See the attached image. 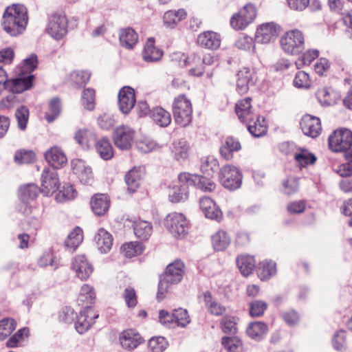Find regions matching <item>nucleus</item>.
I'll return each mask as SVG.
<instances>
[{"mask_svg":"<svg viewBox=\"0 0 352 352\" xmlns=\"http://www.w3.org/2000/svg\"><path fill=\"white\" fill-rule=\"evenodd\" d=\"M28 22V9L20 3L8 6L3 14L1 25L3 30L12 36L21 34Z\"/></svg>","mask_w":352,"mask_h":352,"instance_id":"f257e3e1","label":"nucleus"},{"mask_svg":"<svg viewBox=\"0 0 352 352\" xmlns=\"http://www.w3.org/2000/svg\"><path fill=\"white\" fill-rule=\"evenodd\" d=\"M184 264L181 260H175L166 267L165 273L160 276L158 289L156 298L161 301L168 288L171 285L180 283L184 274Z\"/></svg>","mask_w":352,"mask_h":352,"instance_id":"f03ea898","label":"nucleus"},{"mask_svg":"<svg viewBox=\"0 0 352 352\" xmlns=\"http://www.w3.org/2000/svg\"><path fill=\"white\" fill-rule=\"evenodd\" d=\"M172 109L173 118L177 124L185 127L191 122L192 104L185 95H179L174 99Z\"/></svg>","mask_w":352,"mask_h":352,"instance_id":"7ed1b4c3","label":"nucleus"},{"mask_svg":"<svg viewBox=\"0 0 352 352\" xmlns=\"http://www.w3.org/2000/svg\"><path fill=\"white\" fill-rule=\"evenodd\" d=\"M282 50L287 54L296 55L305 50V37L302 31L294 29L286 32L280 41Z\"/></svg>","mask_w":352,"mask_h":352,"instance_id":"20e7f679","label":"nucleus"},{"mask_svg":"<svg viewBox=\"0 0 352 352\" xmlns=\"http://www.w3.org/2000/svg\"><path fill=\"white\" fill-rule=\"evenodd\" d=\"M164 226L175 238L182 239L188 232V221L182 213L172 212L164 219Z\"/></svg>","mask_w":352,"mask_h":352,"instance_id":"39448f33","label":"nucleus"},{"mask_svg":"<svg viewBox=\"0 0 352 352\" xmlns=\"http://www.w3.org/2000/svg\"><path fill=\"white\" fill-rule=\"evenodd\" d=\"M219 178L225 188L235 190L241 186L243 175L237 167L227 164L221 168Z\"/></svg>","mask_w":352,"mask_h":352,"instance_id":"423d86ee","label":"nucleus"},{"mask_svg":"<svg viewBox=\"0 0 352 352\" xmlns=\"http://www.w3.org/2000/svg\"><path fill=\"white\" fill-rule=\"evenodd\" d=\"M328 141L332 151L345 153L352 146V131L345 128L336 130L329 137Z\"/></svg>","mask_w":352,"mask_h":352,"instance_id":"0eeeda50","label":"nucleus"},{"mask_svg":"<svg viewBox=\"0 0 352 352\" xmlns=\"http://www.w3.org/2000/svg\"><path fill=\"white\" fill-rule=\"evenodd\" d=\"M212 176L190 174L189 173H181L180 179L187 182L190 186H193L203 192H212L216 188V184L211 178Z\"/></svg>","mask_w":352,"mask_h":352,"instance_id":"6e6552de","label":"nucleus"},{"mask_svg":"<svg viewBox=\"0 0 352 352\" xmlns=\"http://www.w3.org/2000/svg\"><path fill=\"white\" fill-rule=\"evenodd\" d=\"M67 24L65 14L54 13L49 18L47 32L54 39L60 40L67 33Z\"/></svg>","mask_w":352,"mask_h":352,"instance_id":"1a4fd4ad","label":"nucleus"},{"mask_svg":"<svg viewBox=\"0 0 352 352\" xmlns=\"http://www.w3.org/2000/svg\"><path fill=\"white\" fill-rule=\"evenodd\" d=\"M256 16L254 5L248 3L234 14L230 19V25L235 30L245 29Z\"/></svg>","mask_w":352,"mask_h":352,"instance_id":"9d476101","label":"nucleus"},{"mask_svg":"<svg viewBox=\"0 0 352 352\" xmlns=\"http://www.w3.org/2000/svg\"><path fill=\"white\" fill-rule=\"evenodd\" d=\"M135 131L131 127L121 125L116 127L113 133L115 146L122 151L129 150L133 142Z\"/></svg>","mask_w":352,"mask_h":352,"instance_id":"9b49d317","label":"nucleus"},{"mask_svg":"<svg viewBox=\"0 0 352 352\" xmlns=\"http://www.w3.org/2000/svg\"><path fill=\"white\" fill-rule=\"evenodd\" d=\"M98 314H94V309L91 307H86L80 311L79 315H76L75 318V329L80 334L85 333L91 325L94 320L98 318Z\"/></svg>","mask_w":352,"mask_h":352,"instance_id":"f8f14e48","label":"nucleus"},{"mask_svg":"<svg viewBox=\"0 0 352 352\" xmlns=\"http://www.w3.org/2000/svg\"><path fill=\"white\" fill-rule=\"evenodd\" d=\"M41 184L42 190L47 196L56 192L60 187L56 170L51 168H45L41 175Z\"/></svg>","mask_w":352,"mask_h":352,"instance_id":"ddd939ff","label":"nucleus"},{"mask_svg":"<svg viewBox=\"0 0 352 352\" xmlns=\"http://www.w3.org/2000/svg\"><path fill=\"white\" fill-rule=\"evenodd\" d=\"M118 99L120 111L128 114L136 102L135 89L129 86L123 87L118 92Z\"/></svg>","mask_w":352,"mask_h":352,"instance_id":"4468645a","label":"nucleus"},{"mask_svg":"<svg viewBox=\"0 0 352 352\" xmlns=\"http://www.w3.org/2000/svg\"><path fill=\"white\" fill-rule=\"evenodd\" d=\"M34 79L32 74H20L15 78L8 80L7 89L12 94H21L32 87Z\"/></svg>","mask_w":352,"mask_h":352,"instance_id":"2eb2a0df","label":"nucleus"},{"mask_svg":"<svg viewBox=\"0 0 352 352\" xmlns=\"http://www.w3.org/2000/svg\"><path fill=\"white\" fill-rule=\"evenodd\" d=\"M300 129L303 133L311 138H316L322 131L320 120L318 117L306 114L300 120Z\"/></svg>","mask_w":352,"mask_h":352,"instance_id":"dca6fc26","label":"nucleus"},{"mask_svg":"<svg viewBox=\"0 0 352 352\" xmlns=\"http://www.w3.org/2000/svg\"><path fill=\"white\" fill-rule=\"evenodd\" d=\"M72 268L81 280H87L94 271L93 265L85 255L76 256L72 261Z\"/></svg>","mask_w":352,"mask_h":352,"instance_id":"f3484780","label":"nucleus"},{"mask_svg":"<svg viewBox=\"0 0 352 352\" xmlns=\"http://www.w3.org/2000/svg\"><path fill=\"white\" fill-rule=\"evenodd\" d=\"M73 172L77 175L81 184L91 185L93 182L91 168L86 162L80 159H74L72 162Z\"/></svg>","mask_w":352,"mask_h":352,"instance_id":"a211bd4d","label":"nucleus"},{"mask_svg":"<svg viewBox=\"0 0 352 352\" xmlns=\"http://www.w3.org/2000/svg\"><path fill=\"white\" fill-rule=\"evenodd\" d=\"M200 208L208 219L220 222L223 219V212L216 203L208 197H203L199 200Z\"/></svg>","mask_w":352,"mask_h":352,"instance_id":"6ab92c4d","label":"nucleus"},{"mask_svg":"<svg viewBox=\"0 0 352 352\" xmlns=\"http://www.w3.org/2000/svg\"><path fill=\"white\" fill-rule=\"evenodd\" d=\"M278 28L279 26L273 22L260 25L256 32V41L260 43H270L277 37Z\"/></svg>","mask_w":352,"mask_h":352,"instance_id":"aec40b11","label":"nucleus"},{"mask_svg":"<svg viewBox=\"0 0 352 352\" xmlns=\"http://www.w3.org/2000/svg\"><path fill=\"white\" fill-rule=\"evenodd\" d=\"M119 340L121 346L128 351L135 349L144 341L141 335L133 329L123 331Z\"/></svg>","mask_w":352,"mask_h":352,"instance_id":"412c9836","label":"nucleus"},{"mask_svg":"<svg viewBox=\"0 0 352 352\" xmlns=\"http://www.w3.org/2000/svg\"><path fill=\"white\" fill-rule=\"evenodd\" d=\"M190 185L180 179V174L178 175V182L174 184L170 189L168 197L171 202L177 203L184 201L188 197V188Z\"/></svg>","mask_w":352,"mask_h":352,"instance_id":"4be33fe9","label":"nucleus"},{"mask_svg":"<svg viewBox=\"0 0 352 352\" xmlns=\"http://www.w3.org/2000/svg\"><path fill=\"white\" fill-rule=\"evenodd\" d=\"M45 158L51 168H60L67 163V157L64 153L56 146L48 149L45 153Z\"/></svg>","mask_w":352,"mask_h":352,"instance_id":"5701e85b","label":"nucleus"},{"mask_svg":"<svg viewBox=\"0 0 352 352\" xmlns=\"http://www.w3.org/2000/svg\"><path fill=\"white\" fill-rule=\"evenodd\" d=\"M197 42L199 45L206 49L216 50L220 46L221 39L216 32L206 31L198 36Z\"/></svg>","mask_w":352,"mask_h":352,"instance_id":"b1692460","label":"nucleus"},{"mask_svg":"<svg viewBox=\"0 0 352 352\" xmlns=\"http://www.w3.org/2000/svg\"><path fill=\"white\" fill-rule=\"evenodd\" d=\"M241 149L239 141L232 137L228 136L226 138L225 142L222 143L220 147V154L226 160H230L233 158L234 152L239 151Z\"/></svg>","mask_w":352,"mask_h":352,"instance_id":"393cba45","label":"nucleus"},{"mask_svg":"<svg viewBox=\"0 0 352 352\" xmlns=\"http://www.w3.org/2000/svg\"><path fill=\"white\" fill-rule=\"evenodd\" d=\"M91 210L97 216L104 215L109 210L110 201L107 195H95L90 201Z\"/></svg>","mask_w":352,"mask_h":352,"instance_id":"a878e982","label":"nucleus"},{"mask_svg":"<svg viewBox=\"0 0 352 352\" xmlns=\"http://www.w3.org/2000/svg\"><path fill=\"white\" fill-rule=\"evenodd\" d=\"M119 41L122 47L133 50L138 43V34L131 28H123L120 30Z\"/></svg>","mask_w":352,"mask_h":352,"instance_id":"bb28decb","label":"nucleus"},{"mask_svg":"<svg viewBox=\"0 0 352 352\" xmlns=\"http://www.w3.org/2000/svg\"><path fill=\"white\" fill-rule=\"evenodd\" d=\"M74 139L83 148H89L92 145H96L98 141L96 133L89 129H82L77 131L74 135Z\"/></svg>","mask_w":352,"mask_h":352,"instance_id":"cd10ccee","label":"nucleus"},{"mask_svg":"<svg viewBox=\"0 0 352 352\" xmlns=\"http://www.w3.org/2000/svg\"><path fill=\"white\" fill-rule=\"evenodd\" d=\"M317 98L319 102L324 106L336 104L340 99V94L330 87H322L318 89Z\"/></svg>","mask_w":352,"mask_h":352,"instance_id":"c85d7f7f","label":"nucleus"},{"mask_svg":"<svg viewBox=\"0 0 352 352\" xmlns=\"http://www.w3.org/2000/svg\"><path fill=\"white\" fill-rule=\"evenodd\" d=\"M94 241L101 253H107L113 245L112 235L104 228H100L94 236Z\"/></svg>","mask_w":352,"mask_h":352,"instance_id":"c756f323","label":"nucleus"},{"mask_svg":"<svg viewBox=\"0 0 352 352\" xmlns=\"http://www.w3.org/2000/svg\"><path fill=\"white\" fill-rule=\"evenodd\" d=\"M163 52L155 46L153 38H149L142 52L143 59L148 63L157 62L160 60Z\"/></svg>","mask_w":352,"mask_h":352,"instance_id":"7c9ffc66","label":"nucleus"},{"mask_svg":"<svg viewBox=\"0 0 352 352\" xmlns=\"http://www.w3.org/2000/svg\"><path fill=\"white\" fill-rule=\"evenodd\" d=\"M247 129L249 133L254 138H261L265 135L267 131L264 117L258 116L255 121L248 120Z\"/></svg>","mask_w":352,"mask_h":352,"instance_id":"2f4dec72","label":"nucleus"},{"mask_svg":"<svg viewBox=\"0 0 352 352\" xmlns=\"http://www.w3.org/2000/svg\"><path fill=\"white\" fill-rule=\"evenodd\" d=\"M204 300L208 312L214 316H222L226 311V307L218 302L209 291L204 293Z\"/></svg>","mask_w":352,"mask_h":352,"instance_id":"473e14b6","label":"nucleus"},{"mask_svg":"<svg viewBox=\"0 0 352 352\" xmlns=\"http://www.w3.org/2000/svg\"><path fill=\"white\" fill-rule=\"evenodd\" d=\"M125 182L128 188V190L131 192H134L139 188L142 179V175L140 168H133L131 169L125 175Z\"/></svg>","mask_w":352,"mask_h":352,"instance_id":"72a5a7b5","label":"nucleus"},{"mask_svg":"<svg viewBox=\"0 0 352 352\" xmlns=\"http://www.w3.org/2000/svg\"><path fill=\"white\" fill-rule=\"evenodd\" d=\"M236 262L241 273L244 276L251 274L255 268L256 261L254 256L250 255L239 256Z\"/></svg>","mask_w":352,"mask_h":352,"instance_id":"f704fd0d","label":"nucleus"},{"mask_svg":"<svg viewBox=\"0 0 352 352\" xmlns=\"http://www.w3.org/2000/svg\"><path fill=\"white\" fill-rule=\"evenodd\" d=\"M190 146L188 142L181 139L173 142L171 146V153L174 158L177 161L185 160L188 157Z\"/></svg>","mask_w":352,"mask_h":352,"instance_id":"c9c22d12","label":"nucleus"},{"mask_svg":"<svg viewBox=\"0 0 352 352\" xmlns=\"http://www.w3.org/2000/svg\"><path fill=\"white\" fill-rule=\"evenodd\" d=\"M96 149L100 157L104 160H109L113 157V148L109 140L103 137L96 142Z\"/></svg>","mask_w":352,"mask_h":352,"instance_id":"e433bc0d","label":"nucleus"},{"mask_svg":"<svg viewBox=\"0 0 352 352\" xmlns=\"http://www.w3.org/2000/svg\"><path fill=\"white\" fill-rule=\"evenodd\" d=\"M151 117L153 122L161 127L168 126L171 122L170 113L160 107H155L151 110Z\"/></svg>","mask_w":352,"mask_h":352,"instance_id":"4c0bfd02","label":"nucleus"},{"mask_svg":"<svg viewBox=\"0 0 352 352\" xmlns=\"http://www.w3.org/2000/svg\"><path fill=\"white\" fill-rule=\"evenodd\" d=\"M268 331L266 323L260 321L250 322L247 327L246 333L252 339L260 340Z\"/></svg>","mask_w":352,"mask_h":352,"instance_id":"58836bf2","label":"nucleus"},{"mask_svg":"<svg viewBox=\"0 0 352 352\" xmlns=\"http://www.w3.org/2000/svg\"><path fill=\"white\" fill-rule=\"evenodd\" d=\"M251 101L252 98L247 97L236 104V113L237 114L239 119L243 122H248V120L250 119V116L252 108Z\"/></svg>","mask_w":352,"mask_h":352,"instance_id":"ea45409f","label":"nucleus"},{"mask_svg":"<svg viewBox=\"0 0 352 352\" xmlns=\"http://www.w3.org/2000/svg\"><path fill=\"white\" fill-rule=\"evenodd\" d=\"M133 230L138 239L147 240L151 235L153 227L150 222L140 220L133 223Z\"/></svg>","mask_w":352,"mask_h":352,"instance_id":"a19ab883","label":"nucleus"},{"mask_svg":"<svg viewBox=\"0 0 352 352\" xmlns=\"http://www.w3.org/2000/svg\"><path fill=\"white\" fill-rule=\"evenodd\" d=\"M187 14L184 9L178 10H168L163 16V21L166 26L172 28L182 19H185Z\"/></svg>","mask_w":352,"mask_h":352,"instance_id":"79ce46f5","label":"nucleus"},{"mask_svg":"<svg viewBox=\"0 0 352 352\" xmlns=\"http://www.w3.org/2000/svg\"><path fill=\"white\" fill-rule=\"evenodd\" d=\"M40 192L39 188L34 184H28L21 186L19 197L21 201H30L35 199Z\"/></svg>","mask_w":352,"mask_h":352,"instance_id":"37998d69","label":"nucleus"},{"mask_svg":"<svg viewBox=\"0 0 352 352\" xmlns=\"http://www.w3.org/2000/svg\"><path fill=\"white\" fill-rule=\"evenodd\" d=\"M212 243L215 251H223L230 243V237L223 230L217 232L212 236Z\"/></svg>","mask_w":352,"mask_h":352,"instance_id":"c03bdc74","label":"nucleus"},{"mask_svg":"<svg viewBox=\"0 0 352 352\" xmlns=\"http://www.w3.org/2000/svg\"><path fill=\"white\" fill-rule=\"evenodd\" d=\"M219 168V162L214 156H208L201 160L200 169L208 176H213Z\"/></svg>","mask_w":352,"mask_h":352,"instance_id":"a18cd8bd","label":"nucleus"},{"mask_svg":"<svg viewBox=\"0 0 352 352\" xmlns=\"http://www.w3.org/2000/svg\"><path fill=\"white\" fill-rule=\"evenodd\" d=\"M48 111L45 114L46 120L51 123L54 122L60 114L61 112V102L58 98H53L48 104Z\"/></svg>","mask_w":352,"mask_h":352,"instance_id":"49530a36","label":"nucleus"},{"mask_svg":"<svg viewBox=\"0 0 352 352\" xmlns=\"http://www.w3.org/2000/svg\"><path fill=\"white\" fill-rule=\"evenodd\" d=\"M82 230L77 226L68 234L65 245L74 251L82 243Z\"/></svg>","mask_w":352,"mask_h":352,"instance_id":"de8ad7c7","label":"nucleus"},{"mask_svg":"<svg viewBox=\"0 0 352 352\" xmlns=\"http://www.w3.org/2000/svg\"><path fill=\"white\" fill-rule=\"evenodd\" d=\"M221 344L228 352H243V343L238 336H224Z\"/></svg>","mask_w":352,"mask_h":352,"instance_id":"09e8293b","label":"nucleus"},{"mask_svg":"<svg viewBox=\"0 0 352 352\" xmlns=\"http://www.w3.org/2000/svg\"><path fill=\"white\" fill-rule=\"evenodd\" d=\"M258 274L261 280H267L276 272V263L272 261L260 263Z\"/></svg>","mask_w":352,"mask_h":352,"instance_id":"8fccbe9b","label":"nucleus"},{"mask_svg":"<svg viewBox=\"0 0 352 352\" xmlns=\"http://www.w3.org/2000/svg\"><path fill=\"white\" fill-rule=\"evenodd\" d=\"M91 73L88 71H74L70 74L71 82L76 88L84 87L89 82Z\"/></svg>","mask_w":352,"mask_h":352,"instance_id":"3c124183","label":"nucleus"},{"mask_svg":"<svg viewBox=\"0 0 352 352\" xmlns=\"http://www.w3.org/2000/svg\"><path fill=\"white\" fill-rule=\"evenodd\" d=\"M30 111L25 106H21L15 111L14 116L17 121L18 128L21 130H25L28 122Z\"/></svg>","mask_w":352,"mask_h":352,"instance_id":"603ef678","label":"nucleus"},{"mask_svg":"<svg viewBox=\"0 0 352 352\" xmlns=\"http://www.w3.org/2000/svg\"><path fill=\"white\" fill-rule=\"evenodd\" d=\"M16 328V322L12 318L0 320V341L9 336Z\"/></svg>","mask_w":352,"mask_h":352,"instance_id":"864d4df0","label":"nucleus"},{"mask_svg":"<svg viewBox=\"0 0 352 352\" xmlns=\"http://www.w3.org/2000/svg\"><path fill=\"white\" fill-rule=\"evenodd\" d=\"M222 331L226 334L234 335L237 333L236 318L233 316H225L221 320Z\"/></svg>","mask_w":352,"mask_h":352,"instance_id":"5fc2aeb1","label":"nucleus"},{"mask_svg":"<svg viewBox=\"0 0 352 352\" xmlns=\"http://www.w3.org/2000/svg\"><path fill=\"white\" fill-rule=\"evenodd\" d=\"M294 159L302 166L314 164L316 161V157L305 149H302L300 153H294Z\"/></svg>","mask_w":352,"mask_h":352,"instance_id":"6e6d98bb","label":"nucleus"},{"mask_svg":"<svg viewBox=\"0 0 352 352\" xmlns=\"http://www.w3.org/2000/svg\"><path fill=\"white\" fill-rule=\"evenodd\" d=\"M28 335L29 329L28 327L20 329L8 340L6 342L7 346L10 348L18 346L20 342L23 341L25 338L28 337Z\"/></svg>","mask_w":352,"mask_h":352,"instance_id":"4d7b16f0","label":"nucleus"},{"mask_svg":"<svg viewBox=\"0 0 352 352\" xmlns=\"http://www.w3.org/2000/svg\"><path fill=\"white\" fill-rule=\"evenodd\" d=\"M318 56L319 52L317 50H309L296 61V66L299 69L303 66L309 65Z\"/></svg>","mask_w":352,"mask_h":352,"instance_id":"13d9d810","label":"nucleus"},{"mask_svg":"<svg viewBox=\"0 0 352 352\" xmlns=\"http://www.w3.org/2000/svg\"><path fill=\"white\" fill-rule=\"evenodd\" d=\"M36 154L32 151L19 150L14 155V162L17 164H30L35 160Z\"/></svg>","mask_w":352,"mask_h":352,"instance_id":"bf43d9fd","label":"nucleus"},{"mask_svg":"<svg viewBox=\"0 0 352 352\" xmlns=\"http://www.w3.org/2000/svg\"><path fill=\"white\" fill-rule=\"evenodd\" d=\"M267 308V304L261 300H256L250 303L249 313L252 317H260Z\"/></svg>","mask_w":352,"mask_h":352,"instance_id":"052dcab7","label":"nucleus"},{"mask_svg":"<svg viewBox=\"0 0 352 352\" xmlns=\"http://www.w3.org/2000/svg\"><path fill=\"white\" fill-rule=\"evenodd\" d=\"M81 102L85 109L91 111L95 107V90L91 88L83 91Z\"/></svg>","mask_w":352,"mask_h":352,"instance_id":"680f3d73","label":"nucleus"},{"mask_svg":"<svg viewBox=\"0 0 352 352\" xmlns=\"http://www.w3.org/2000/svg\"><path fill=\"white\" fill-rule=\"evenodd\" d=\"M298 178L289 177L283 182V192L287 195H292L298 190Z\"/></svg>","mask_w":352,"mask_h":352,"instance_id":"e2e57ef3","label":"nucleus"},{"mask_svg":"<svg viewBox=\"0 0 352 352\" xmlns=\"http://www.w3.org/2000/svg\"><path fill=\"white\" fill-rule=\"evenodd\" d=\"M148 344L152 352H163L166 349L168 342L165 338L157 336L151 338Z\"/></svg>","mask_w":352,"mask_h":352,"instance_id":"0e129e2a","label":"nucleus"},{"mask_svg":"<svg viewBox=\"0 0 352 352\" xmlns=\"http://www.w3.org/2000/svg\"><path fill=\"white\" fill-rule=\"evenodd\" d=\"M176 326L185 327L190 320L186 309L179 308L173 311Z\"/></svg>","mask_w":352,"mask_h":352,"instance_id":"69168bd1","label":"nucleus"},{"mask_svg":"<svg viewBox=\"0 0 352 352\" xmlns=\"http://www.w3.org/2000/svg\"><path fill=\"white\" fill-rule=\"evenodd\" d=\"M95 298L96 294L94 291V288L89 285H83L80 289L78 300L92 303Z\"/></svg>","mask_w":352,"mask_h":352,"instance_id":"338daca9","label":"nucleus"},{"mask_svg":"<svg viewBox=\"0 0 352 352\" xmlns=\"http://www.w3.org/2000/svg\"><path fill=\"white\" fill-rule=\"evenodd\" d=\"M76 195L77 192L72 185H66L59 191L56 199L59 201H64L74 199Z\"/></svg>","mask_w":352,"mask_h":352,"instance_id":"774afa93","label":"nucleus"}]
</instances>
